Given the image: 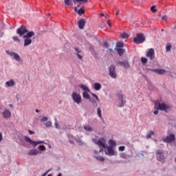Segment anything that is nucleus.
Masks as SVG:
<instances>
[{"label": "nucleus", "mask_w": 176, "mask_h": 176, "mask_svg": "<svg viewBox=\"0 0 176 176\" xmlns=\"http://www.w3.org/2000/svg\"><path fill=\"white\" fill-rule=\"evenodd\" d=\"M32 36H35V32H34L33 31H30L27 34H25V35H23V38H24L23 46L25 47L27 46H30V45L32 43V39H31Z\"/></svg>", "instance_id": "f257e3e1"}, {"label": "nucleus", "mask_w": 176, "mask_h": 176, "mask_svg": "<svg viewBox=\"0 0 176 176\" xmlns=\"http://www.w3.org/2000/svg\"><path fill=\"white\" fill-rule=\"evenodd\" d=\"M117 100L116 102V107L118 108H123L126 105V99H124V95L122 93L117 94Z\"/></svg>", "instance_id": "f03ea898"}, {"label": "nucleus", "mask_w": 176, "mask_h": 176, "mask_svg": "<svg viewBox=\"0 0 176 176\" xmlns=\"http://www.w3.org/2000/svg\"><path fill=\"white\" fill-rule=\"evenodd\" d=\"M157 160L161 163H166V156L163 150L157 149L155 151Z\"/></svg>", "instance_id": "7ed1b4c3"}, {"label": "nucleus", "mask_w": 176, "mask_h": 176, "mask_svg": "<svg viewBox=\"0 0 176 176\" xmlns=\"http://www.w3.org/2000/svg\"><path fill=\"white\" fill-rule=\"evenodd\" d=\"M109 75L112 79H116L118 78V74L116 73V66L115 65H110L109 68Z\"/></svg>", "instance_id": "20e7f679"}, {"label": "nucleus", "mask_w": 176, "mask_h": 176, "mask_svg": "<svg viewBox=\"0 0 176 176\" xmlns=\"http://www.w3.org/2000/svg\"><path fill=\"white\" fill-rule=\"evenodd\" d=\"M133 42L140 45L145 42V36L142 33H138L136 36L133 38Z\"/></svg>", "instance_id": "39448f33"}, {"label": "nucleus", "mask_w": 176, "mask_h": 176, "mask_svg": "<svg viewBox=\"0 0 176 176\" xmlns=\"http://www.w3.org/2000/svg\"><path fill=\"white\" fill-rule=\"evenodd\" d=\"M94 144L99 146V148H107V140L104 138H100L98 140L95 139L94 140Z\"/></svg>", "instance_id": "423d86ee"}, {"label": "nucleus", "mask_w": 176, "mask_h": 176, "mask_svg": "<svg viewBox=\"0 0 176 176\" xmlns=\"http://www.w3.org/2000/svg\"><path fill=\"white\" fill-rule=\"evenodd\" d=\"M6 54H8V56L13 57V58H14V60L18 63H21L23 61V59H21V57H20V55H19V54H16V52L6 50Z\"/></svg>", "instance_id": "0eeeda50"}, {"label": "nucleus", "mask_w": 176, "mask_h": 176, "mask_svg": "<svg viewBox=\"0 0 176 176\" xmlns=\"http://www.w3.org/2000/svg\"><path fill=\"white\" fill-rule=\"evenodd\" d=\"M28 30H27V27L24 25H22L19 28H18L16 30V34H18V35L19 36H24V35H25V34H28Z\"/></svg>", "instance_id": "6e6552de"}, {"label": "nucleus", "mask_w": 176, "mask_h": 176, "mask_svg": "<svg viewBox=\"0 0 176 176\" xmlns=\"http://www.w3.org/2000/svg\"><path fill=\"white\" fill-rule=\"evenodd\" d=\"M25 141H26V142H28V144H30V145H32L34 148L35 146H36V145H39V144H46L45 142V141H37L35 142L34 140H32L31 138H30V137L28 136H25Z\"/></svg>", "instance_id": "1a4fd4ad"}, {"label": "nucleus", "mask_w": 176, "mask_h": 176, "mask_svg": "<svg viewBox=\"0 0 176 176\" xmlns=\"http://www.w3.org/2000/svg\"><path fill=\"white\" fill-rule=\"evenodd\" d=\"M72 98L73 101L76 102V104H78V105L82 102V96L76 92L72 93Z\"/></svg>", "instance_id": "9d476101"}, {"label": "nucleus", "mask_w": 176, "mask_h": 176, "mask_svg": "<svg viewBox=\"0 0 176 176\" xmlns=\"http://www.w3.org/2000/svg\"><path fill=\"white\" fill-rule=\"evenodd\" d=\"M163 141L166 144H171V142H174V141H175V135L171 133L169 135H167L165 138H164Z\"/></svg>", "instance_id": "9b49d317"}, {"label": "nucleus", "mask_w": 176, "mask_h": 176, "mask_svg": "<svg viewBox=\"0 0 176 176\" xmlns=\"http://www.w3.org/2000/svg\"><path fill=\"white\" fill-rule=\"evenodd\" d=\"M107 151H105V154L108 156H116L118 153L113 150V147L112 146H107Z\"/></svg>", "instance_id": "f8f14e48"}, {"label": "nucleus", "mask_w": 176, "mask_h": 176, "mask_svg": "<svg viewBox=\"0 0 176 176\" xmlns=\"http://www.w3.org/2000/svg\"><path fill=\"white\" fill-rule=\"evenodd\" d=\"M146 56L150 58V60H153L155 59V50H153V48L148 49Z\"/></svg>", "instance_id": "ddd939ff"}, {"label": "nucleus", "mask_w": 176, "mask_h": 176, "mask_svg": "<svg viewBox=\"0 0 176 176\" xmlns=\"http://www.w3.org/2000/svg\"><path fill=\"white\" fill-rule=\"evenodd\" d=\"M155 109H160V111H166V109H168V106L164 103H159L157 107V104L155 103Z\"/></svg>", "instance_id": "4468645a"}, {"label": "nucleus", "mask_w": 176, "mask_h": 176, "mask_svg": "<svg viewBox=\"0 0 176 176\" xmlns=\"http://www.w3.org/2000/svg\"><path fill=\"white\" fill-rule=\"evenodd\" d=\"M118 65L123 67L125 69H129V68H130V63H129V60H127L118 61Z\"/></svg>", "instance_id": "2eb2a0df"}, {"label": "nucleus", "mask_w": 176, "mask_h": 176, "mask_svg": "<svg viewBox=\"0 0 176 176\" xmlns=\"http://www.w3.org/2000/svg\"><path fill=\"white\" fill-rule=\"evenodd\" d=\"M14 86H16V83L13 79H10L5 83V87H14Z\"/></svg>", "instance_id": "dca6fc26"}, {"label": "nucleus", "mask_w": 176, "mask_h": 176, "mask_svg": "<svg viewBox=\"0 0 176 176\" xmlns=\"http://www.w3.org/2000/svg\"><path fill=\"white\" fill-rule=\"evenodd\" d=\"M85 24H86V21H85L84 19L79 20L78 22V28L80 30H83V28H85Z\"/></svg>", "instance_id": "f3484780"}, {"label": "nucleus", "mask_w": 176, "mask_h": 176, "mask_svg": "<svg viewBox=\"0 0 176 176\" xmlns=\"http://www.w3.org/2000/svg\"><path fill=\"white\" fill-rule=\"evenodd\" d=\"M39 153V151L36 150V148H33L29 151L28 153V155L29 156H36Z\"/></svg>", "instance_id": "a211bd4d"}, {"label": "nucleus", "mask_w": 176, "mask_h": 176, "mask_svg": "<svg viewBox=\"0 0 176 176\" xmlns=\"http://www.w3.org/2000/svg\"><path fill=\"white\" fill-rule=\"evenodd\" d=\"M76 2V0H65L64 3L66 6H69V8H72L74 6V3Z\"/></svg>", "instance_id": "6ab92c4d"}, {"label": "nucleus", "mask_w": 176, "mask_h": 176, "mask_svg": "<svg viewBox=\"0 0 176 176\" xmlns=\"http://www.w3.org/2000/svg\"><path fill=\"white\" fill-rule=\"evenodd\" d=\"M74 50H76V56L78 57V58L79 60H83V56L80 54V53H82V50H80V49H79L78 47H75Z\"/></svg>", "instance_id": "aec40b11"}, {"label": "nucleus", "mask_w": 176, "mask_h": 176, "mask_svg": "<svg viewBox=\"0 0 176 176\" xmlns=\"http://www.w3.org/2000/svg\"><path fill=\"white\" fill-rule=\"evenodd\" d=\"M3 116L5 119H9L12 116V113H10V111L6 109L3 112Z\"/></svg>", "instance_id": "412c9836"}, {"label": "nucleus", "mask_w": 176, "mask_h": 176, "mask_svg": "<svg viewBox=\"0 0 176 176\" xmlns=\"http://www.w3.org/2000/svg\"><path fill=\"white\" fill-rule=\"evenodd\" d=\"M153 72H156L158 75H164L166 74V70L163 69H153Z\"/></svg>", "instance_id": "4be33fe9"}, {"label": "nucleus", "mask_w": 176, "mask_h": 176, "mask_svg": "<svg viewBox=\"0 0 176 176\" xmlns=\"http://www.w3.org/2000/svg\"><path fill=\"white\" fill-rule=\"evenodd\" d=\"M74 11L76 12V13H78L79 16H82V14H85V9L83 8H80L79 10H78L77 8H75Z\"/></svg>", "instance_id": "5701e85b"}, {"label": "nucleus", "mask_w": 176, "mask_h": 176, "mask_svg": "<svg viewBox=\"0 0 176 176\" xmlns=\"http://www.w3.org/2000/svg\"><path fill=\"white\" fill-rule=\"evenodd\" d=\"M78 86H79V87H80V89L84 90V91H89V93H90V89H89V87L87 85L80 84Z\"/></svg>", "instance_id": "b1692460"}, {"label": "nucleus", "mask_w": 176, "mask_h": 176, "mask_svg": "<svg viewBox=\"0 0 176 176\" xmlns=\"http://www.w3.org/2000/svg\"><path fill=\"white\" fill-rule=\"evenodd\" d=\"M82 97H83V98H85L86 100H90V98H91L90 97V95L89 94V91H87L82 92Z\"/></svg>", "instance_id": "393cba45"}, {"label": "nucleus", "mask_w": 176, "mask_h": 176, "mask_svg": "<svg viewBox=\"0 0 176 176\" xmlns=\"http://www.w3.org/2000/svg\"><path fill=\"white\" fill-rule=\"evenodd\" d=\"M84 130H85V131H89V133H91V131H93V127H91V126L90 125H85L83 126Z\"/></svg>", "instance_id": "a878e982"}, {"label": "nucleus", "mask_w": 176, "mask_h": 176, "mask_svg": "<svg viewBox=\"0 0 176 176\" xmlns=\"http://www.w3.org/2000/svg\"><path fill=\"white\" fill-rule=\"evenodd\" d=\"M89 101L91 102L93 106L95 107L96 108L98 107V103H97V101L94 98H90Z\"/></svg>", "instance_id": "bb28decb"}, {"label": "nucleus", "mask_w": 176, "mask_h": 176, "mask_svg": "<svg viewBox=\"0 0 176 176\" xmlns=\"http://www.w3.org/2000/svg\"><path fill=\"white\" fill-rule=\"evenodd\" d=\"M94 87L95 89V90L98 91L101 89V84H100L99 82H95L94 84Z\"/></svg>", "instance_id": "cd10ccee"}, {"label": "nucleus", "mask_w": 176, "mask_h": 176, "mask_svg": "<svg viewBox=\"0 0 176 176\" xmlns=\"http://www.w3.org/2000/svg\"><path fill=\"white\" fill-rule=\"evenodd\" d=\"M117 52L119 54V56H122L123 54H124V52H126V50L122 49V48H118Z\"/></svg>", "instance_id": "c85d7f7f"}, {"label": "nucleus", "mask_w": 176, "mask_h": 176, "mask_svg": "<svg viewBox=\"0 0 176 176\" xmlns=\"http://www.w3.org/2000/svg\"><path fill=\"white\" fill-rule=\"evenodd\" d=\"M109 144L110 145L109 146H111L112 148H113V146H116V142H115V140L111 139L109 141Z\"/></svg>", "instance_id": "c756f323"}, {"label": "nucleus", "mask_w": 176, "mask_h": 176, "mask_svg": "<svg viewBox=\"0 0 176 176\" xmlns=\"http://www.w3.org/2000/svg\"><path fill=\"white\" fill-rule=\"evenodd\" d=\"M152 135H155V132L150 131L149 133L146 135V138L148 140V138H151Z\"/></svg>", "instance_id": "7c9ffc66"}, {"label": "nucleus", "mask_w": 176, "mask_h": 176, "mask_svg": "<svg viewBox=\"0 0 176 176\" xmlns=\"http://www.w3.org/2000/svg\"><path fill=\"white\" fill-rule=\"evenodd\" d=\"M94 157L96 160H99V162H104L105 160V158L101 156H94Z\"/></svg>", "instance_id": "2f4dec72"}, {"label": "nucleus", "mask_w": 176, "mask_h": 176, "mask_svg": "<svg viewBox=\"0 0 176 176\" xmlns=\"http://www.w3.org/2000/svg\"><path fill=\"white\" fill-rule=\"evenodd\" d=\"M124 46V43L122 41L118 42L116 44L117 47H123Z\"/></svg>", "instance_id": "473e14b6"}, {"label": "nucleus", "mask_w": 176, "mask_h": 176, "mask_svg": "<svg viewBox=\"0 0 176 176\" xmlns=\"http://www.w3.org/2000/svg\"><path fill=\"white\" fill-rule=\"evenodd\" d=\"M121 38H122L123 39H127V38H129V34H127V33L126 32H123L121 34Z\"/></svg>", "instance_id": "72a5a7b5"}, {"label": "nucleus", "mask_w": 176, "mask_h": 176, "mask_svg": "<svg viewBox=\"0 0 176 176\" xmlns=\"http://www.w3.org/2000/svg\"><path fill=\"white\" fill-rule=\"evenodd\" d=\"M76 2H78L80 3V5H82L83 3H87V0H75Z\"/></svg>", "instance_id": "f704fd0d"}, {"label": "nucleus", "mask_w": 176, "mask_h": 176, "mask_svg": "<svg viewBox=\"0 0 176 176\" xmlns=\"http://www.w3.org/2000/svg\"><path fill=\"white\" fill-rule=\"evenodd\" d=\"M76 142L78 144V145H83L85 144V142H83V141L79 138L76 139Z\"/></svg>", "instance_id": "c9c22d12"}, {"label": "nucleus", "mask_w": 176, "mask_h": 176, "mask_svg": "<svg viewBox=\"0 0 176 176\" xmlns=\"http://www.w3.org/2000/svg\"><path fill=\"white\" fill-rule=\"evenodd\" d=\"M128 156L129 155L126 153H122L120 154V157L122 159H127Z\"/></svg>", "instance_id": "e433bc0d"}, {"label": "nucleus", "mask_w": 176, "mask_h": 176, "mask_svg": "<svg viewBox=\"0 0 176 176\" xmlns=\"http://www.w3.org/2000/svg\"><path fill=\"white\" fill-rule=\"evenodd\" d=\"M101 108H100V107H98V109H97V113H98V116H99V118H100V119H101V118H102V114H101Z\"/></svg>", "instance_id": "4c0bfd02"}, {"label": "nucleus", "mask_w": 176, "mask_h": 176, "mask_svg": "<svg viewBox=\"0 0 176 176\" xmlns=\"http://www.w3.org/2000/svg\"><path fill=\"white\" fill-rule=\"evenodd\" d=\"M45 127H52V121H47V122L45 123Z\"/></svg>", "instance_id": "58836bf2"}, {"label": "nucleus", "mask_w": 176, "mask_h": 176, "mask_svg": "<svg viewBox=\"0 0 176 176\" xmlns=\"http://www.w3.org/2000/svg\"><path fill=\"white\" fill-rule=\"evenodd\" d=\"M171 47H173V46L170 44H167L166 47V52H170L171 50Z\"/></svg>", "instance_id": "ea45409f"}, {"label": "nucleus", "mask_w": 176, "mask_h": 176, "mask_svg": "<svg viewBox=\"0 0 176 176\" xmlns=\"http://www.w3.org/2000/svg\"><path fill=\"white\" fill-rule=\"evenodd\" d=\"M141 61L143 65L146 64V63H148V59H146V58H141Z\"/></svg>", "instance_id": "a19ab883"}, {"label": "nucleus", "mask_w": 176, "mask_h": 176, "mask_svg": "<svg viewBox=\"0 0 176 176\" xmlns=\"http://www.w3.org/2000/svg\"><path fill=\"white\" fill-rule=\"evenodd\" d=\"M151 12H153V13H156V12L157 11V10H156V6H153L151 8Z\"/></svg>", "instance_id": "79ce46f5"}, {"label": "nucleus", "mask_w": 176, "mask_h": 176, "mask_svg": "<svg viewBox=\"0 0 176 176\" xmlns=\"http://www.w3.org/2000/svg\"><path fill=\"white\" fill-rule=\"evenodd\" d=\"M38 149H39V151H46V146H45L43 145H40L38 146Z\"/></svg>", "instance_id": "37998d69"}, {"label": "nucleus", "mask_w": 176, "mask_h": 176, "mask_svg": "<svg viewBox=\"0 0 176 176\" xmlns=\"http://www.w3.org/2000/svg\"><path fill=\"white\" fill-rule=\"evenodd\" d=\"M93 97H94V98H96V101H98V102H100V98H98V96H97V94H92Z\"/></svg>", "instance_id": "c03bdc74"}, {"label": "nucleus", "mask_w": 176, "mask_h": 176, "mask_svg": "<svg viewBox=\"0 0 176 176\" xmlns=\"http://www.w3.org/2000/svg\"><path fill=\"white\" fill-rule=\"evenodd\" d=\"M47 120H48L47 117L43 116V117L42 118V119L41 120V122H47Z\"/></svg>", "instance_id": "a18cd8bd"}, {"label": "nucleus", "mask_w": 176, "mask_h": 176, "mask_svg": "<svg viewBox=\"0 0 176 176\" xmlns=\"http://www.w3.org/2000/svg\"><path fill=\"white\" fill-rule=\"evenodd\" d=\"M12 39L14 41V42H20V38H19L17 36H13Z\"/></svg>", "instance_id": "49530a36"}, {"label": "nucleus", "mask_w": 176, "mask_h": 176, "mask_svg": "<svg viewBox=\"0 0 176 176\" xmlns=\"http://www.w3.org/2000/svg\"><path fill=\"white\" fill-rule=\"evenodd\" d=\"M125 146H120L119 148H118V149H119V151H120V152H123V151H124V149H125Z\"/></svg>", "instance_id": "de8ad7c7"}, {"label": "nucleus", "mask_w": 176, "mask_h": 176, "mask_svg": "<svg viewBox=\"0 0 176 176\" xmlns=\"http://www.w3.org/2000/svg\"><path fill=\"white\" fill-rule=\"evenodd\" d=\"M103 45L104 46V47H109V43H108L107 41L104 42Z\"/></svg>", "instance_id": "09e8293b"}, {"label": "nucleus", "mask_w": 176, "mask_h": 176, "mask_svg": "<svg viewBox=\"0 0 176 176\" xmlns=\"http://www.w3.org/2000/svg\"><path fill=\"white\" fill-rule=\"evenodd\" d=\"M162 20H164V21H166L167 20V16L166 15H164L162 17Z\"/></svg>", "instance_id": "8fccbe9b"}, {"label": "nucleus", "mask_w": 176, "mask_h": 176, "mask_svg": "<svg viewBox=\"0 0 176 176\" xmlns=\"http://www.w3.org/2000/svg\"><path fill=\"white\" fill-rule=\"evenodd\" d=\"M55 129H59L58 127V123L57 122H55L54 123Z\"/></svg>", "instance_id": "3c124183"}, {"label": "nucleus", "mask_w": 176, "mask_h": 176, "mask_svg": "<svg viewBox=\"0 0 176 176\" xmlns=\"http://www.w3.org/2000/svg\"><path fill=\"white\" fill-rule=\"evenodd\" d=\"M154 115H157L159 113V111L157 110V109H156L155 111H153Z\"/></svg>", "instance_id": "603ef678"}, {"label": "nucleus", "mask_w": 176, "mask_h": 176, "mask_svg": "<svg viewBox=\"0 0 176 176\" xmlns=\"http://www.w3.org/2000/svg\"><path fill=\"white\" fill-rule=\"evenodd\" d=\"M3 140V137L2 136V133L0 132V142Z\"/></svg>", "instance_id": "864d4df0"}, {"label": "nucleus", "mask_w": 176, "mask_h": 176, "mask_svg": "<svg viewBox=\"0 0 176 176\" xmlns=\"http://www.w3.org/2000/svg\"><path fill=\"white\" fill-rule=\"evenodd\" d=\"M28 132H29V133H30L31 135H32V134H35V132H34V131H31V130H29Z\"/></svg>", "instance_id": "5fc2aeb1"}, {"label": "nucleus", "mask_w": 176, "mask_h": 176, "mask_svg": "<svg viewBox=\"0 0 176 176\" xmlns=\"http://www.w3.org/2000/svg\"><path fill=\"white\" fill-rule=\"evenodd\" d=\"M50 171H52V168H49L47 171H45V173H47V174H49Z\"/></svg>", "instance_id": "6e6d98bb"}, {"label": "nucleus", "mask_w": 176, "mask_h": 176, "mask_svg": "<svg viewBox=\"0 0 176 176\" xmlns=\"http://www.w3.org/2000/svg\"><path fill=\"white\" fill-rule=\"evenodd\" d=\"M3 32L0 31V38H2V36H3Z\"/></svg>", "instance_id": "4d7b16f0"}, {"label": "nucleus", "mask_w": 176, "mask_h": 176, "mask_svg": "<svg viewBox=\"0 0 176 176\" xmlns=\"http://www.w3.org/2000/svg\"><path fill=\"white\" fill-rule=\"evenodd\" d=\"M107 24H108V25L110 27V28L112 27V25H111V23L109 22V21H107Z\"/></svg>", "instance_id": "13d9d810"}, {"label": "nucleus", "mask_w": 176, "mask_h": 176, "mask_svg": "<svg viewBox=\"0 0 176 176\" xmlns=\"http://www.w3.org/2000/svg\"><path fill=\"white\" fill-rule=\"evenodd\" d=\"M100 148V150H99V152H104V149H102V147H99Z\"/></svg>", "instance_id": "bf43d9fd"}, {"label": "nucleus", "mask_w": 176, "mask_h": 176, "mask_svg": "<svg viewBox=\"0 0 176 176\" xmlns=\"http://www.w3.org/2000/svg\"><path fill=\"white\" fill-rule=\"evenodd\" d=\"M47 175V173L45 172L41 176H46Z\"/></svg>", "instance_id": "052dcab7"}, {"label": "nucleus", "mask_w": 176, "mask_h": 176, "mask_svg": "<svg viewBox=\"0 0 176 176\" xmlns=\"http://www.w3.org/2000/svg\"><path fill=\"white\" fill-rule=\"evenodd\" d=\"M100 17H104V16H105V14H100Z\"/></svg>", "instance_id": "680f3d73"}, {"label": "nucleus", "mask_w": 176, "mask_h": 176, "mask_svg": "<svg viewBox=\"0 0 176 176\" xmlns=\"http://www.w3.org/2000/svg\"><path fill=\"white\" fill-rule=\"evenodd\" d=\"M36 113H39V109H36Z\"/></svg>", "instance_id": "e2e57ef3"}, {"label": "nucleus", "mask_w": 176, "mask_h": 176, "mask_svg": "<svg viewBox=\"0 0 176 176\" xmlns=\"http://www.w3.org/2000/svg\"><path fill=\"white\" fill-rule=\"evenodd\" d=\"M76 8H80V3H79V4L78 5H77V6L76 7Z\"/></svg>", "instance_id": "0e129e2a"}, {"label": "nucleus", "mask_w": 176, "mask_h": 176, "mask_svg": "<svg viewBox=\"0 0 176 176\" xmlns=\"http://www.w3.org/2000/svg\"><path fill=\"white\" fill-rule=\"evenodd\" d=\"M69 143H70V144H74V142L73 140H69Z\"/></svg>", "instance_id": "69168bd1"}, {"label": "nucleus", "mask_w": 176, "mask_h": 176, "mask_svg": "<svg viewBox=\"0 0 176 176\" xmlns=\"http://www.w3.org/2000/svg\"><path fill=\"white\" fill-rule=\"evenodd\" d=\"M94 153H98V151H97V150H94Z\"/></svg>", "instance_id": "338daca9"}, {"label": "nucleus", "mask_w": 176, "mask_h": 176, "mask_svg": "<svg viewBox=\"0 0 176 176\" xmlns=\"http://www.w3.org/2000/svg\"><path fill=\"white\" fill-rule=\"evenodd\" d=\"M89 49H90V50H93V46L91 45V46L89 47Z\"/></svg>", "instance_id": "774afa93"}]
</instances>
